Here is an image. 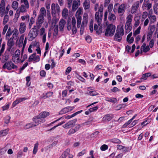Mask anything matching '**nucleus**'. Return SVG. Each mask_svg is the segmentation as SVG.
<instances>
[{"instance_id": "864d4df0", "label": "nucleus", "mask_w": 158, "mask_h": 158, "mask_svg": "<svg viewBox=\"0 0 158 158\" xmlns=\"http://www.w3.org/2000/svg\"><path fill=\"white\" fill-rule=\"evenodd\" d=\"M81 20V17L78 16L77 18V27H80Z\"/></svg>"}, {"instance_id": "72a5a7b5", "label": "nucleus", "mask_w": 158, "mask_h": 158, "mask_svg": "<svg viewBox=\"0 0 158 158\" xmlns=\"http://www.w3.org/2000/svg\"><path fill=\"white\" fill-rule=\"evenodd\" d=\"M113 118L112 115L108 114L105 115L103 118V120L105 121H109Z\"/></svg>"}, {"instance_id": "f8f14e48", "label": "nucleus", "mask_w": 158, "mask_h": 158, "mask_svg": "<svg viewBox=\"0 0 158 158\" xmlns=\"http://www.w3.org/2000/svg\"><path fill=\"white\" fill-rule=\"evenodd\" d=\"M39 115L34 117L33 118V122H32L34 125L36 126L39 124L43 123L45 122V120L43 118H41L40 117H38Z\"/></svg>"}, {"instance_id": "09e8293b", "label": "nucleus", "mask_w": 158, "mask_h": 158, "mask_svg": "<svg viewBox=\"0 0 158 158\" xmlns=\"http://www.w3.org/2000/svg\"><path fill=\"white\" fill-rule=\"evenodd\" d=\"M9 19V16L8 15H5L4 17L3 22V24H5L8 21Z\"/></svg>"}, {"instance_id": "f3484780", "label": "nucleus", "mask_w": 158, "mask_h": 158, "mask_svg": "<svg viewBox=\"0 0 158 158\" xmlns=\"http://www.w3.org/2000/svg\"><path fill=\"white\" fill-rule=\"evenodd\" d=\"M44 17L38 15L37 19L36 22V26L38 29H39L41 26L44 21Z\"/></svg>"}, {"instance_id": "79ce46f5", "label": "nucleus", "mask_w": 158, "mask_h": 158, "mask_svg": "<svg viewBox=\"0 0 158 158\" xmlns=\"http://www.w3.org/2000/svg\"><path fill=\"white\" fill-rule=\"evenodd\" d=\"M8 132V130L6 129L0 131V136H3L6 135Z\"/></svg>"}, {"instance_id": "4468645a", "label": "nucleus", "mask_w": 158, "mask_h": 158, "mask_svg": "<svg viewBox=\"0 0 158 158\" xmlns=\"http://www.w3.org/2000/svg\"><path fill=\"white\" fill-rule=\"evenodd\" d=\"M77 121V119H74L69 121L67 123L63 126V127L65 129H68L71 127H73L75 125Z\"/></svg>"}, {"instance_id": "bb28decb", "label": "nucleus", "mask_w": 158, "mask_h": 158, "mask_svg": "<svg viewBox=\"0 0 158 158\" xmlns=\"http://www.w3.org/2000/svg\"><path fill=\"white\" fill-rule=\"evenodd\" d=\"M108 18L110 21L113 22L115 20L116 17L114 14L112 13H109Z\"/></svg>"}, {"instance_id": "69168bd1", "label": "nucleus", "mask_w": 158, "mask_h": 158, "mask_svg": "<svg viewBox=\"0 0 158 158\" xmlns=\"http://www.w3.org/2000/svg\"><path fill=\"white\" fill-rule=\"evenodd\" d=\"M108 146L106 144H103L102 145L100 148V149L102 151H105L108 148Z\"/></svg>"}, {"instance_id": "393cba45", "label": "nucleus", "mask_w": 158, "mask_h": 158, "mask_svg": "<svg viewBox=\"0 0 158 158\" xmlns=\"http://www.w3.org/2000/svg\"><path fill=\"white\" fill-rule=\"evenodd\" d=\"M53 94V92L49 91L46 94H43L42 96H41L40 98L44 99H46L47 98H49L52 96Z\"/></svg>"}, {"instance_id": "a211bd4d", "label": "nucleus", "mask_w": 158, "mask_h": 158, "mask_svg": "<svg viewBox=\"0 0 158 158\" xmlns=\"http://www.w3.org/2000/svg\"><path fill=\"white\" fill-rule=\"evenodd\" d=\"M36 53H33L29 57L28 61L31 62L32 60L35 62L39 61L40 60V58L39 56H36Z\"/></svg>"}, {"instance_id": "0e129e2a", "label": "nucleus", "mask_w": 158, "mask_h": 158, "mask_svg": "<svg viewBox=\"0 0 158 158\" xmlns=\"http://www.w3.org/2000/svg\"><path fill=\"white\" fill-rule=\"evenodd\" d=\"M8 27V25H5L4 26L3 29V31L2 32V35H4L5 34L6 31H7Z\"/></svg>"}, {"instance_id": "c9c22d12", "label": "nucleus", "mask_w": 158, "mask_h": 158, "mask_svg": "<svg viewBox=\"0 0 158 158\" xmlns=\"http://www.w3.org/2000/svg\"><path fill=\"white\" fill-rule=\"evenodd\" d=\"M68 15V10L66 8H64L62 11V16L64 18H66L67 17Z\"/></svg>"}, {"instance_id": "338daca9", "label": "nucleus", "mask_w": 158, "mask_h": 158, "mask_svg": "<svg viewBox=\"0 0 158 158\" xmlns=\"http://www.w3.org/2000/svg\"><path fill=\"white\" fill-rule=\"evenodd\" d=\"M98 108V106H96L93 108H90L89 110L90 112H91L96 110Z\"/></svg>"}, {"instance_id": "de8ad7c7", "label": "nucleus", "mask_w": 158, "mask_h": 158, "mask_svg": "<svg viewBox=\"0 0 158 158\" xmlns=\"http://www.w3.org/2000/svg\"><path fill=\"white\" fill-rule=\"evenodd\" d=\"M38 143H36L34 145V149L33 151V153L34 154H35L37 152L38 146Z\"/></svg>"}, {"instance_id": "a878e982", "label": "nucleus", "mask_w": 158, "mask_h": 158, "mask_svg": "<svg viewBox=\"0 0 158 158\" xmlns=\"http://www.w3.org/2000/svg\"><path fill=\"white\" fill-rule=\"evenodd\" d=\"M83 5L85 10H88L90 8V2L89 0H85L83 4Z\"/></svg>"}, {"instance_id": "a18cd8bd", "label": "nucleus", "mask_w": 158, "mask_h": 158, "mask_svg": "<svg viewBox=\"0 0 158 158\" xmlns=\"http://www.w3.org/2000/svg\"><path fill=\"white\" fill-rule=\"evenodd\" d=\"M7 150L6 147H4L0 149V155L4 154Z\"/></svg>"}, {"instance_id": "a19ab883", "label": "nucleus", "mask_w": 158, "mask_h": 158, "mask_svg": "<svg viewBox=\"0 0 158 158\" xmlns=\"http://www.w3.org/2000/svg\"><path fill=\"white\" fill-rule=\"evenodd\" d=\"M153 9L154 13L156 14L158 13V2L156 3H154L153 6Z\"/></svg>"}, {"instance_id": "f257e3e1", "label": "nucleus", "mask_w": 158, "mask_h": 158, "mask_svg": "<svg viewBox=\"0 0 158 158\" xmlns=\"http://www.w3.org/2000/svg\"><path fill=\"white\" fill-rule=\"evenodd\" d=\"M103 6L102 4L100 5L99 10L95 14V20L97 22L98 25H100L102 21L103 12Z\"/></svg>"}, {"instance_id": "cd10ccee", "label": "nucleus", "mask_w": 158, "mask_h": 158, "mask_svg": "<svg viewBox=\"0 0 158 158\" xmlns=\"http://www.w3.org/2000/svg\"><path fill=\"white\" fill-rule=\"evenodd\" d=\"M99 26V28L98 29V26L97 25L95 24L94 26V29L95 31H96V32L98 34H100L102 32V27L100 25Z\"/></svg>"}, {"instance_id": "9d476101", "label": "nucleus", "mask_w": 158, "mask_h": 158, "mask_svg": "<svg viewBox=\"0 0 158 158\" xmlns=\"http://www.w3.org/2000/svg\"><path fill=\"white\" fill-rule=\"evenodd\" d=\"M24 39V36L23 35H22L19 38V47H21L23 46V48L22 50V52L21 53V56H22L23 50L25 47L27 43V38L26 37L25 39L24 43H23V40Z\"/></svg>"}, {"instance_id": "aec40b11", "label": "nucleus", "mask_w": 158, "mask_h": 158, "mask_svg": "<svg viewBox=\"0 0 158 158\" xmlns=\"http://www.w3.org/2000/svg\"><path fill=\"white\" fill-rule=\"evenodd\" d=\"M66 23L65 20L62 19L60 21L59 23V28L60 31L62 32L64 31V29Z\"/></svg>"}, {"instance_id": "4d7b16f0", "label": "nucleus", "mask_w": 158, "mask_h": 158, "mask_svg": "<svg viewBox=\"0 0 158 158\" xmlns=\"http://www.w3.org/2000/svg\"><path fill=\"white\" fill-rule=\"evenodd\" d=\"M21 2L22 3H23V4H22L24 6L29 7V3L27 0H21Z\"/></svg>"}, {"instance_id": "0eeeda50", "label": "nucleus", "mask_w": 158, "mask_h": 158, "mask_svg": "<svg viewBox=\"0 0 158 158\" xmlns=\"http://www.w3.org/2000/svg\"><path fill=\"white\" fill-rule=\"evenodd\" d=\"M51 9L52 14L53 17H55L56 14L59 13L60 11V7L58 3H52Z\"/></svg>"}, {"instance_id": "8fccbe9b", "label": "nucleus", "mask_w": 158, "mask_h": 158, "mask_svg": "<svg viewBox=\"0 0 158 158\" xmlns=\"http://www.w3.org/2000/svg\"><path fill=\"white\" fill-rule=\"evenodd\" d=\"M139 19H140L139 17H136L135 18L134 20L135 23H134V26L137 27L139 25Z\"/></svg>"}, {"instance_id": "603ef678", "label": "nucleus", "mask_w": 158, "mask_h": 158, "mask_svg": "<svg viewBox=\"0 0 158 158\" xmlns=\"http://www.w3.org/2000/svg\"><path fill=\"white\" fill-rule=\"evenodd\" d=\"M88 94L92 96H96L99 95V94L97 93L96 91L94 90L93 91H89Z\"/></svg>"}, {"instance_id": "052dcab7", "label": "nucleus", "mask_w": 158, "mask_h": 158, "mask_svg": "<svg viewBox=\"0 0 158 158\" xmlns=\"http://www.w3.org/2000/svg\"><path fill=\"white\" fill-rule=\"evenodd\" d=\"M113 8V5L112 4H110L108 6V10L109 13H111Z\"/></svg>"}, {"instance_id": "13d9d810", "label": "nucleus", "mask_w": 158, "mask_h": 158, "mask_svg": "<svg viewBox=\"0 0 158 158\" xmlns=\"http://www.w3.org/2000/svg\"><path fill=\"white\" fill-rule=\"evenodd\" d=\"M125 107V105L124 104H119L116 106V110H119L123 108H124Z\"/></svg>"}, {"instance_id": "c756f323", "label": "nucleus", "mask_w": 158, "mask_h": 158, "mask_svg": "<svg viewBox=\"0 0 158 158\" xmlns=\"http://www.w3.org/2000/svg\"><path fill=\"white\" fill-rule=\"evenodd\" d=\"M19 3L16 1H13L11 4V7L14 10H17L18 9Z\"/></svg>"}, {"instance_id": "b1692460", "label": "nucleus", "mask_w": 158, "mask_h": 158, "mask_svg": "<svg viewBox=\"0 0 158 158\" xmlns=\"http://www.w3.org/2000/svg\"><path fill=\"white\" fill-rule=\"evenodd\" d=\"M88 14L86 13L84 14L83 17V21L82 22L81 24V29H82V27H83V25H85V24H86L88 22Z\"/></svg>"}, {"instance_id": "4c0bfd02", "label": "nucleus", "mask_w": 158, "mask_h": 158, "mask_svg": "<svg viewBox=\"0 0 158 158\" xmlns=\"http://www.w3.org/2000/svg\"><path fill=\"white\" fill-rule=\"evenodd\" d=\"M19 32L17 29H15L14 32L13 34L12 37L10 38H12L13 39H16L17 38L19 35Z\"/></svg>"}, {"instance_id": "e433bc0d", "label": "nucleus", "mask_w": 158, "mask_h": 158, "mask_svg": "<svg viewBox=\"0 0 158 158\" xmlns=\"http://www.w3.org/2000/svg\"><path fill=\"white\" fill-rule=\"evenodd\" d=\"M13 32V31H12L11 30V28L9 27L8 29L7 32L6 34V39H8L10 38V37L11 36Z\"/></svg>"}, {"instance_id": "f03ea898", "label": "nucleus", "mask_w": 158, "mask_h": 158, "mask_svg": "<svg viewBox=\"0 0 158 158\" xmlns=\"http://www.w3.org/2000/svg\"><path fill=\"white\" fill-rule=\"evenodd\" d=\"M124 30L123 26H122L120 28H117L114 36V40L118 42H120L122 39V36L124 35Z\"/></svg>"}, {"instance_id": "423d86ee", "label": "nucleus", "mask_w": 158, "mask_h": 158, "mask_svg": "<svg viewBox=\"0 0 158 158\" xmlns=\"http://www.w3.org/2000/svg\"><path fill=\"white\" fill-rule=\"evenodd\" d=\"M9 10L7 6L6 8V5L4 0H2L0 5V15L1 17H2L4 14H7Z\"/></svg>"}, {"instance_id": "bf43d9fd", "label": "nucleus", "mask_w": 158, "mask_h": 158, "mask_svg": "<svg viewBox=\"0 0 158 158\" xmlns=\"http://www.w3.org/2000/svg\"><path fill=\"white\" fill-rule=\"evenodd\" d=\"M91 123H92L91 121H87V122H86L85 123H82L81 124V125L82 126H87L91 124Z\"/></svg>"}, {"instance_id": "2f4dec72", "label": "nucleus", "mask_w": 158, "mask_h": 158, "mask_svg": "<svg viewBox=\"0 0 158 158\" xmlns=\"http://www.w3.org/2000/svg\"><path fill=\"white\" fill-rule=\"evenodd\" d=\"M148 19L150 20V22L151 23H154L156 21V17L155 15H152L149 14L148 15Z\"/></svg>"}, {"instance_id": "774afa93", "label": "nucleus", "mask_w": 158, "mask_h": 158, "mask_svg": "<svg viewBox=\"0 0 158 158\" xmlns=\"http://www.w3.org/2000/svg\"><path fill=\"white\" fill-rule=\"evenodd\" d=\"M141 50H142L144 52H146L149 50L150 48L148 46H146V47L141 49Z\"/></svg>"}, {"instance_id": "7ed1b4c3", "label": "nucleus", "mask_w": 158, "mask_h": 158, "mask_svg": "<svg viewBox=\"0 0 158 158\" xmlns=\"http://www.w3.org/2000/svg\"><path fill=\"white\" fill-rule=\"evenodd\" d=\"M133 16L131 14L129 15L126 18V22L125 26V32L127 34L129 33L132 28L131 25L132 21Z\"/></svg>"}, {"instance_id": "6ab92c4d", "label": "nucleus", "mask_w": 158, "mask_h": 158, "mask_svg": "<svg viewBox=\"0 0 158 158\" xmlns=\"http://www.w3.org/2000/svg\"><path fill=\"white\" fill-rule=\"evenodd\" d=\"M80 4V0H74L72 6V10L75 11L78 8Z\"/></svg>"}, {"instance_id": "412c9836", "label": "nucleus", "mask_w": 158, "mask_h": 158, "mask_svg": "<svg viewBox=\"0 0 158 158\" xmlns=\"http://www.w3.org/2000/svg\"><path fill=\"white\" fill-rule=\"evenodd\" d=\"M73 108V107L71 106H68L64 108L60 111L59 114H64L72 111Z\"/></svg>"}, {"instance_id": "c03bdc74", "label": "nucleus", "mask_w": 158, "mask_h": 158, "mask_svg": "<svg viewBox=\"0 0 158 158\" xmlns=\"http://www.w3.org/2000/svg\"><path fill=\"white\" fill-rule=\"evenodd\" d=\"M151 75V74L150 73H146L143 74L142 77L141 78V79H143L145 80H146L147 77L150 76Z\"/></svg>"}, {"instance_id": "e2e57ef3", "label": "nucleus", "mask_w": 158, "mask_h": 158, "mask_svg": "<svg viewBox=\"0 0 158 158\" xmlns=\"http://www.w3.org/2000/svg\"><path fill=\"white\" fill-rule=\"evenodd\" d=\"M76 132L75 129H71L68 131L67 134L68 135H70L73 134Z\"/></svg>"}, {"instance_id": "2eb2a0df", "label": "nucleus", "mask_w": 158, "mask_h": 158, "mask_svg": "<svg viewBox=\"0 0 158 158\" xmlns=\"http://www.w3.org/2000/svg\"><path fill=\"white\" fill-rule=\"evenodd\" d=\"M152 7V3H150L149 0H144L142 6V9L144 10L147 9L149 10Z\"/></svg>"}, {"instance_id": "6e6552de", "label": "nucleus", "mask_w": 158, "mask_h": 158, "mask_svg": "<svg viewBox=\"0 0 158 158\" xmlns=\"http://www.w3.org/2000/svg\"><path fill=\"white\" fill-rule=\"evenodd\" d=\"M119 5L117 10L118 13L120 16H122L124 13L127 8V4L126 3H122L119 5L118 3H116L114 5V7Z\"/></svg>"}, {"instance_id": "dca6fc26", "label": "nucleus", "mask_w": 158, "mask_h": 158, "mask_svg": "<svg viewBox=\"0 0 158 158\" xmlns=\"http://www.w3.org/2000/svg\"><path fill=\"white\" fill-rule=\"evenodd\" d=\"M139 6V2L137 1L135 2L132 6L131 9V14H134L136 12Z\"/></svg>"}, {"instance_id": "c85d7f7f", "label": "nucleus", "mask_w": 158, "mask_h": 158, "mask_svg": "<svg viewBox=\"0 0 158 158\" xmlns=\"http://www.w3.org/2000/svg\"><path fill=\"white\" fill-rule=\"evenodd\" d=\"M40 14L39 15L40 16L44 17L46 15V12L45 9L44 7H42L41 8L40 10Z\"/></svg>"}, {"instance_id": "473e14b6", "label": "nucleus", "mask_w": 158, "mask_h": 158, "mask_svg": "<svg viewBox=\"0 0 158 158\" xmlns=\"http://www.w3.org/2000/svg\"><path fill=\"white\" fill-rule=\"evenodd\" d=\"M70 152L69 149H67L62 154L60 158H65L69 154Z\"/></svg>"}, {"instance_id": "ddd939ff", "label": "nucleus", "mask_w": 158, "mask_h": 158, "mask_svg": "<svg viewBox=\"0 0 158 158\" xmlns=\"http://www.w3.org/2000/svg\"><path fill=\"white\" fill-rule=\"evenodd\" d=\"M20 54V51L19 50H16L15 54L12 56V60L15 63H18L19 61V55Z\"/></svg>"}, {"instance_id": "20e7f679", "label": "nucleus", "mask_w": 158, "mask_h": 158, "mask_svg": "<svg viewBox=\"0 0 158 158\" xmlns=\"http://www.w3.org/2000/svg\"><path fill=\"white\" fill-rule=\"evenodd\" d=\"M115 30V26L112 24H109L107 26L105 32L106 36H112L113 35Z\"/></svg>"}, {"instance_id": "37998d69", "label": "nucleus", "mask_w": 158, "mask_h": 158, "mask_svg": "<svg viewBox=\"0 0 158 158\" xmlns=\"http://www.w3.org/2000/svg\"><path fill=\"white\" fill-rule=\"evenodd\" d=\"M148 15V13L146 11H145L143 12L142 17H141V22H143V21L147 17Z\"/></svg>"}, {"instance_id": "680f3d73", "label": "nucleus", "mask_w": 158, "mask_h": 158, "mask_svg": "<svg viewBox=\"0 0 158 158\" xmlns=\"http://www.w3.org/2000/svg\"><path fill=\"white\" fill-rule=\"evenodd\" d=\"M57 23V20L56 18H53L52 19V26H56V24Z\"/></svg>"}, {"instance_id": "7c9ffc66", "label": "nucleus", "mask_w": 158, "mask_h": 158, "mask_svg": "<svg viewBox=\"0 0 158 158\" xmlns=\"http://www.w3.org/2000/svg\"><path fill=\"white\" fill-rule=\"evenodd\" d=\"M49 115V112L46 111H44L39 114L38 115V117L44 119L43 118H46Z\"/></svg>"}, {"instance_id": "6e6d98bb", "label": "nucleus", "mask_w": 158, "mask_h": 158, "mask_svg": "<svg viewBox=\"0 0 158 158\" xmlns=\"http://www.w3.org/2000/svg\"><path fill=\"white\" fill-rule=\"evenodd\" d=\"M141 28V27L140 26L135 30V32L133 33V35L134 36H136V35L140 33Z\"/></svg>"}, {"instance_id": "39448f33", "label": "nucleus", "mask_w": 158, "mask_h": 158, "mask_svg": "<svg viewBox=\"0 0 158 158\" xmlns=\"http://www.w3.org/2000/svg\"><path fill=\"white\" fill-rule=\"evenodd\" d=\"M38 35V30L36 28V26H34V27L32 28L29 31L28 34V40L30 41L33 40Z\"/></svg>"}, {"instance_id": "1a4fd4ad", "label": "nucleus", "mask_w": 158, "mask_h": 158, "mask_svg": "<svg viewBox=\"0 0 158 158\" xmlns=\"http://www.w3.org/2000/svg\"><path fill=\"white\" fill-rule=\"evenodd\" d=\"M4 69L6 68L8 70H10L12 69H15L17 68V66L12 63L11 61L6 62L2 66Z\"/></svg>"}, {"instance_id": "4be33fe9", "label": "nucleus", "mask_w": 158, "mask_h": 158, "mask_svg": "<svg viewBox=\"0 0 158 158\" xmlns=\"http://www.w3.org/2000/svg\"><path fill=\"white\" fill-rule=\"evenodd\" d=\"M29 7L21 5L17 10V12L19 13H25L27 11V9H28Z\"/></svg>"}, {"instance_id": "9b49d317", "label": "nucleus", "mask_w": 158, "mask_h": 158, "mask_svg": "<svg viewBox=\"0 0 158 158\" xmlns=\"http://www.w3.org/2000/svg\"><path fill=\"white\" fill-rule=\"evenodd\" d=\"M8 40L7 42V45L8 46V48H7V50L8 51H10V53H13L14 51V48H12V47L15 44V42L14 41V40L12 38H10L8 39H6Z\"/></svg>"}, {"instance_id": "3c124183", "label": "nucleus", "mask_w": 158, "mask_h": 158, "mask_svg": "<svg viewBox=\"0 0 158 158\" xmlns=\"http://www.w3.org/2000/svg\"><path fill=\"white\" fill-rule=\"evenodd\" d=\"M23 101V99H17L13 102L12 104V106L13 107L15 106L16 105L22 102Z\"/></svg>"}, {"instance_id": "f704fd0d", "label": "nucleus", "mask_w": 158, "mask_h": 158, "mask_svg": "<svg viewBox=\"0 0 158 158\" xmlns=\"http://www.w3.org/2000/svg\"><path fill=\"white\" fill-rule=\"evenodd\" d=\"M105 100L109 102H111L114 103H115L117 102V99L115 98H109L106 97L105 98Z\"/></svg>"}, {"instance_id": "58836bf2", "label": "nucleus", "mask_w": 158, "mask_h": 158, "mask_svg": "<svg viewBox=\"0 0 158 158\" xmlns=\"http://www.w3.org/2000/svg\"><path fill=\"white\" fill-rule=\"evenodd\" d=\"M9 54L7 53H5L2 57V60L4 62L7 61L9 59Z\"/></svg>"}, {"instance_id": "49530a36", "label": "nucleus", "mask_w": 158, "mask_h": 158, "mask_svg": "<svg viewBox=\"0 0 158 158\" xmlns=\"http://www.w3.org/2000/svg\"><path fill=\"white\" fill-rule=\"evenodd\" d=\"M20 13H19V12H17V10L16 11V13L15 15L14 18L13 19L14 22H17L18 18L19 16Z\"/></svg>"}, {"instance_id": "5fc2aeb1", "label": "nucleus", "mask_w": 158, "mask_h": 158, "mask_svg": "<svg viewBox=\"0 0 158 158\" xmlns=\"http://www.w3.org/2000/svg\"><path fill=\"white\" fill-rule=\"evenodd\" d=\"M34 127H35V126L34 125L33 123H29L25 125L24 127V129H27Z\"/></svg>"}, {"instance_id": "ea45409f", "label": "nucleus", "mask_w": 158, "mask_h": 158, "mask_svg": "<svg viewBox=\"0 0 158 158\" xmlns=\"http://www.w3.org/2000/svg\"><path fill=\"white\" fill-rule=\"evenodd\" d=\"M155 29V25H149L148 28V32L153 33Z\"/></svg>"}, {"instance_id": "5701e85b", "label": "nucleus", "mask_w": 158, "mask_h": 158, "mask_svg": "<svg viewBox=\"0 0 158 158\" xmlns=\"http://www.w3.org/2000/svg\"><path fill=\"white\" fill-rule=\"evenodd\" d=\"M26 25L24 23H21L19 25V31L20 34L23 33L26 31Z\"/></svg>"}]
</instances>
